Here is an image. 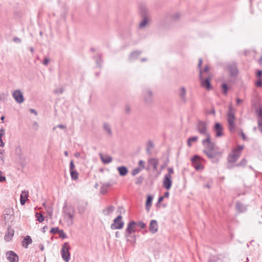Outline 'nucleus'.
I'll use <instances>...</instances> for the list:
<instances>
[{"instance_id": "f3484780", "label": "nucleus", "mask_w": 262, "mask_h": 262, "mask_svg": "<svg viewBox=\"0 0 262 262\" xmlns=\"http://www.w3.org/2000/svg\"><path fill=\"white\" fill-rule=\"evenodd\" d=\"M239 156L240 154L238 153L237 151L233 150L232 153L228 156V161L229 163H234L238 160Z\"/></svg>"}, {"instance_id": "412c9836", "label": "nucleus", "mask_w": 262, "mask_h": 262, "mask_svg": "<svg viewBox=\"0 0 262 262\" xmlns=\"http://www.w3.org/2000/svg\"><path fill=\"white\" fill-rule=\"evenodd\" d=\"M14 232V231L13 229L11 227H8L7 232L4 237L5 240L7 242L10 241L13 236Z\"/></svg>"}, {"instance_id": "052dcab7", "label": "nucleus", "mask_w": 262, "mask_h": 262, "mask_svg": "<svg viewBox=\"0 0 262 262\" xmlns=\"http://www.w3.org/2000/svg\"><path fill=\"white\" fill-rule=\"evenodd\" d=\"M133 238H132L131 237H127V240L128 241H130L132 243H135V238L134 236H133Z\"/></svg>"}, {"instance_id": "ddd939ff", "label": "nucleus", "mask_w": 262, "mask_h": 262, "mask_svg": "<svg viewBox=\"0 0 262 262\" xmlns=\"http://www.w3.org/2000/svg\"><path fill=\"white\" fill-rule=\"evenodd\" d=\"M7 259L10 262H18V255L12 251H9L6 253Z\"/></svg>"}, {"instance_id": "e2e57ef3", "label": "nucleus", "mask_w": 262, "mask_h": 262, "mask_svg": "<svg viewBox=\"0 0 262 262\" xmlns=\"http://www.w3.org/2000/svg\"><path fill=\"white\" fill-rule=\"evenodd\" d=\"M256 75L258 77H260L262 76V71L261 70H258L257 71Z\"/></svg>"}, {"instance_id": "58836bf2", "label": "nucleus", "mask_w": 262, "mask_h": 262, "mask_svg": "<svg viewBox=\"0 0 262 262\" xmlns=\"http://www.w3.org/2000/svg\"><path fill=\"white\" fill-rule=\"evenodd\" d=\"M140 171L141 169L140 168H136L132 170V174L133 176H135Z\"/></svg>"}, {"instance_id": "09e8293b", "label": "nucleus", "mask_w": 262, "mask_h": 262, "mask_svg": "<svg viewBox=\"0 0 262 262\" xmlns=\"http://www.w3.org/2000/svg\"><path fill=\"white\" fill-rule=\"evenodd\" d=\"M57 127L60 128L61 129H65L66 126L62 124H59L57 126L54 127L53 129L55 130Z\"/></svg>"}, {"instance_id": "0e129e2a", "label": "nucleus", "mask_w": 262, "mask_h": 262, "mask_svg": "<svg viewBox=\"0 0 262 262\" xmlns=\"http://www.w3.org/2000/svg\"><path fill=\"white\" fill-rule=\"evenodd\" d=\"M33 126L35 128L36 130L38 129V125L37 122L35 121L34 122L33 124Z\"/></svg>"}, {"instance_id": "680f3d73", "label": "nucleus", "mask_w": 262, "mask_h": 262, "mask_svg": "<svg viewBox=\"0 0 262 262\" xmlns=\"http://www.w3.org/2000/svg\"><path fill=\"white\" fill-rule=\"evenodd\" d=\"M180 17V14L179 13H176L173 15V19L174 20H177Z\"/></svg>"}, {"instance_id": "c756f323", "label": "nucleus", "mask_w": 262, "mask_h": 262, "mask_svg": "<svg viewBox=\"0 0 262 262\" xmlns=\"http://www.w3.org/2000/svg\"><path fill=\"white\" fill-rule=\"evenodd\" d=\"M111 184L110 183H104L101 187L100 191L101 193L104 194L107 191L108 187L111 186Z\"/></svg>"}, {"instance_id": "7ed1b4c3", "label": "nucleus", "mask_w": 262, "mask_h": 262, "mask_svg": "<svg viewBox=\"0 0 262 262\" xmlns=\"http://www.w3.org/2000/svg\"><path fill=\"white\" fill-rule=\"evenodd\" d=\"M227 121L228 123V128L231 132H234L235 129V116L233 109L231 105L229 106V110L227 114Z\"/></svg>"}, {"instance_id": "4468645a", "label": "nucleus", "mask_w": 262, "mask_h": 262, "mask_svg": "<svg viewBox=\"0 0 262 262\" xmlns=\"http://www.w3.org/2000/svg\"><path fill=\"white\" fill-rule=\"evenodd\" d=\"M201 159V157L198 155L194 156L191 159L193 165L196 170L202 169L203 168L201 164L200 163V161Z\"/></svg>"}, {"instance_id": "7c9ffc66", "label": "nucleus", "mask_w": 262, "mask_h": 262, "mask_svg": "<svg viewBox=\"0 0 262 262\" xmlns=\"http://www.w3.org/2000/svg\"><path fill=\"white\" fill-rule=\"evenodd\" d=\"M198 138L197 136H193L189 138L187 140V145L189 147L191 146L192 142H195L197 141Z\"/></svg>"}, {"instance_id": "a18cd8bd", "label": "nucleus", "mask_w": 262, "mask_h": 262, "mask_svg": "<svg viewBox=\"0 0 262 262\" xmlns=\"http://www.w3.org/2000/svg\"><path fill=\"white\" fill-rule=\"evenodd\" d=\"M168 173L166 174H169L170 176H171V174L174 173L173 169L172 167L168 168Z\"/></svg>"}, {"instance_id": "393cba45", "label": "nucleus", "mask_w": 262, "mask_h": 262, "mask_svg": "<svg viewBox=\"0 0 262 262\" xmlns=\"http://www.w3.org/2000/svg\"><path fill=\"white\" fill-rule=\"evenodd\" d=\"M148 162L149 164L152 166L153 169L155 170H157L158 165L159 164V161L156 158H151L148 160Z\"/></svg>"}, {"instance_id": "79ce46f5", "label": "nucleus", "mask_w": 262, "mask_h": 262, "mask_svg": "<svg viewBox=\"0 0 262 262\" xmlns=\"http://www.w3.org/2000/svg\"><path fill=\"white\" fill-rule=\"evenodd\" d=\"M246 163H247L246 160L244 159L239 163L236 164V166H244L246 165Z\"/></svg>"}, {"instance_id": "338daca9", "label": "nucleus", "mask_w": 262, "mask_h": 262, "mask_svg": "<svg viewBox=\"0 0 262 262\" xmlns=\"http://www.w3.org/2000/svg\"><path fill=\"white\" fill-rule=\"evenodd\" d=\"M143 179L142 178H138L136 183V184H139V183H141Z\"/></svg>"}, {"instance_id": "a19ab883", "label": "nucleus", "mask_w": 262, "mask_h": 262, "mask_svg": "<svg viewBox=\"0 0 262 262\" xmlns=\"http://www.w3.org/2000/svg\"><path fill=\"white\" fill-rule=\"evenodd\" d=\"M58 234L59 235L60 237L62 238H66L67 237V235L62 230H60Z\"/></svg>"}, {"instance_id": "72a5a7b5", "label": "nucleus", "mask_w": 262, "mask_h": 262, "mask_svg": "<svg viewBox=\"0 0 262 262\" xmlns=\"http://www.w3.org/2000/svg\"><path fill=\"white\" fill-rule=\"evenodd\" d=\"M35 216L37 217V220L40 223L42 222L45 220L44 216L39 213H36Z\"/></svg>"}, {"instance_id": "6ab92c4d", "label": "nucleus", "mask_w": 262, "mask_h": 262, "mask_svg": "<svg viewBox=\"0 0 262 262\" xmlns=\"http://www.w3.org/2000/svg\"><path fill=\"white\" fill-rule=\"evenodd\" d=\"M186 90L184 87L182 86L179 90V96L183 102H186Z\"/></svg>"}, {"instance_id": "49530a36", "label": "nucleus", "mask_w": 262, "mask_h": 262, "mask_svg": "<svg viewBox=\"0 0 262 262\" xmlns=\"http://www.w3.org/2000/svg\"><path fill=\"white\" fill-rule=\"evenodd\" d=\"M3 174V172H2L1 171H0V182H3L4 181H6V178L5 176H3L2 175Z\"/></svg>"}, {"instance_id": "dca6fc26", "label": "nucleus", "mask_w": 262, "mask_h": 262, "mask_svg": "<svg viewBox=\"0 0 262 262\" xmlns=\"http://www.w3.org/2000/svg\"><path fill=\"white\" fill-rule=\"evenodd\" d=\"M172 185L171 176L169 174H165L164 176L163 186L167 190H169Z\"/></svg>"}, {"instance_id": "3c124183", "label": "nucleus", "mask_w": 262, "mask_h": 262, "mask_svg": "<svg viewBox=\"0 0 262 262\" xmlns=\"http://www.w3.org/2000/svg\"><path fill=\"white\" fill-rule=\"evenodd\" d=\"M125 112L126 114H129L130 112V107L128 105H126L125 107Z\"/></svg>"}, {"instance_id": "bf43d9fd", "label": "nucleus", "mask_w": 262, "mask_h": 262, "mask_svg": "<svg viewBox=\"0 0 262 262\" xmlns=\"http://www.w3.org/2000/svg\"><path fill=\"white\" fill-rule=\"evenodd\" d=\"M13 40L17 43H20L21 42V39L17 37H15L13 38Z\"/></svg>"}, {"instance_id": "473e14b6", "label": "nucleus", "mask_w": 262, "mask_h": 262, "mask_svg": "<svg viewBox=\"0 0 262 262\" xmlns=\"http://www.w3.org/2000/svg\"><path fill=\"white\" fill-rule=\"evenodd\" d=\"M72 179L74 180H77L78 178V173L76 170L70 171Z\"/></svg>"}, {"instance_id": "2f4dec72", "label": "nucleus", "mask_w": 262, "mask_h": 262, "mask_svg": "<svg viewBox=\"0 0 262 262\" xmlns=\"http://www.w3.org/2000/svg\"><path fill=\"white\" fill-rule=\"evenodd\" d=\"M154 144L151 141H148L147 144L146 146V152L147 153L150 154V150L151 149L154 147Z\"/></svg>"}, {"instance_id": "c03bdc74", "label": "nucleus", "mask_w": 262, "mask_h": 262, "mask_svg": "<svg viewBox=\"0 0 262 262\" xmlns=\"http://www.w3.org/2000/svg\"><path fill=\"white\" fill-rule=\"evenodd\" d=\"M5 134V129L3 128H2L0 129V141H3L2 137Z\"/></svg>"}, {"instance_id": "1a4fd4ad", "label": "nucleus", "mask_w": 262, "mask_h": 262, "mask_svg": "<svg viewBox=\"0 0 262 262\" xmlns=\"http://www.w3.org/2000/svg\"><path fill=\"white\" fill-rule=\"evenodd\" d=\"M144 102L148 104H151L153 102V94L151 90L146 89L143 92Z\"/></svg>"}, {"instance_id": "5fc2aeb1", "label": "nucleus", "mask_w": 262, "mask_h": 262, "mask_svg": "<svg viewBox=\"0 0 262 262\" xmlns=\"http://www.w3.org/2000/svg\"><path fill=\"white\" fill-rule=\"evenodd\" d=\"M209 67L208 66H206L204 68V69L203 70H202L203 71V73H208V72H209Z\"/></svg>"}, {"instance_id": "37998d69", "label": "nucleus", "mask_w": 262, "mask_h": 262, "mask_svg": "<svg viewBox=\"0 0 262 262\" xmlns=\"http://www.w3.org/2000/svg\"><path fill=\"white\" fill-rule=\"evenodd\" d=\"M75 166L74 163V161L71 160L70 163V171L75 170Z\"/></svg>"}, {"instance_id": "bb28decb", "label": "nucleus", "mask_w": 262, "mask_h": 262, "mask_svg": "<svg viewBox=\"0 0 262 262\" xmlns=\"http://www.w3.org/2000/svg\"><path fill=\"white\" fill-rule=\"evenodd\" d=\"M115 210V207L113 206H110L102 210V213L104 215H108Z\"/></svg>"}, {"instance_id": "4c0bfd02", "label": "nucleus", "mask_w": 262, "mask_h": 262, "mask_svg": "<svg viewBox=\"0 0 262 262\" xmlns=\"http://www.w3.org/2000/svg\"><path fill=\"white\" fill-rule=\"evenodd\" d=\"M60 230L58 227L52 228L50 231V232L52 234L59 233Z\"/></svg>"}, {"instance_id": "774afa93", "label": "nucleus", "mask_w": 262, "mask_h": 262, "mask_svg": "<svg viewBox=\"0 0 262 262\" xmlns=\"http://www.w3.org/2000/svg\"><path fill=\"white\" fill-rule=\"evenodd\" d=\"M15 152L17 153V154H18L19 152H21V148L19 147H17L15 149Z\"/></svg>"}, {"instance_id": "8fccbe9b", "label": "nucleus", "mask_w": 262, "mask_h": 262, "mask_svg": "<svg viewBox=\"0 0 262 262\" xmlns=\"http://www.w3.org/2000/svg\"><path fill=\"white\" fill-rule=\"evenodd\" d=\"M256 85L258 87L262 86V81L260 79H259L257 80V81L256 82Z\"/></svg>"}, {"instance_id": "a211bd4d", "label": "nucleus", "mask_w": 262, "mask_h": 262, "mask_svg": "<svg viewBox=\"0 0 262 262\" xmlns=\"http://www.w3.org/2000/svg\"><path fill=\"white\" fill-rule=\"evenodd\" d=\"M216 137H221L223 135V128L220 123H216L214 128Z\"/></svg>"}, {"instance_id": "39448f33", "label": "nucleus", "mask_w": 262, "mask_h": 262, "mask_svg": "<svg viewBox=\"0 0 262 262\" xmlns=\"http://www.w3.org/2000/svg\"><path fill=\"white\" fill-rule=\"evenodd\" d=\"M253 107L255 108V114L257 116L258 129L262 133V107L258 103L253 104Z\"/></svg>"}, {"instance_id": "e433bc0d", "label": "nucleus", "mask_w": 262, "mask_h": 262, "mask_svg": "<svg viewBox=\"0 0 262 262\" xmlns=\"http://www.w3.org/2000/svg\"><path fill=\"white\" fill-rule=\"evenodd\" d=\"M141 53V52L140 51H135L134 52H133L131 54H130V57L132 58L133 57H138L139 55H140V54Z\"/></svg>"}, {"instance_id": "9d476101", "label": "nucleus", "mask_w": 262, "mask_h": 262, "mask_svg": "<svg viewBox=\"0 0 262 262\" xmlns=\"http://www.w3.org/2000/svg\"><path fill=\"white\" fill-rule=\"evenodd\" d=\"M227 69L229 72L231 76H235L238 74V71L235 62L229 63L227 66Z\"/></svg>"}, {"instance_id": "6e6d98bb", "label": "nucleus", "mask_w": 262, "mask_h": 262, "mask_svg": "<svg viewBox=\"0 0 262 262\" xmlns=\"http://www.w3.org/2000/svg\"><path fill=\"white\" fill-rule=\"evenodd\" d=\"M4 149H0V159L4 161Z\"/></svg>"}, {"instance_id": "69168bd1", "label": "nucleus", "mask_w": 262, "mask_h": 262, "mask_svg": "<svg viewBox=\"0 0 262 262\" xmlns=\"http://www.w3.org/2000/svg\"><path fill=\"white\" fill-rule=\"evenodd\" d=\"M241 134V136L242 137L243 139L244 140H247L246 137V136H245V135L244 134V133L243 132V131H241V134Z\"/></svg>"}, {"instance_id": "c9c22d12", "label": "nucleus", "mask_w": 262, "mask_h": 262, "mask_svg": "<svg viewBox=\"0 0 262 262\" xmlns=\"http://www.w3.org/2000/svg\"><path fill=\"white\" fill-rule=\"evenodd\" d=\"M221 88H222V89L223 90V93L225 95H227V91L228 90V87L226 83H223L222 85Z\"/></svg>"}, {"instance_id": "aec40b11", "label": "nucleus", "mask_w": 262, "mask_h": 262, "mask_svg": "<svg viewBox=\"0 0 262 262\" xmlns=\"http://www.w3.org/2000/svg\"><path fill=\"white\" fill-rule=\"evenodd\" d=\"M149 231L152 233H155L158 231V224L156 220H151L149 225Z\"/></svg>"}, {"instance_id": "f257e3e1", "label": "nucleus", "mask_w": 262, "mask_h": 262, "mask_svg": "<svg viewBox=\"0 0 262 262\" xmlns=\"http://www.w3.org/2000/svg\"><path fill=\"white\" fill-rule=\"evenodd\" d=\"M204 146L203 152L211 160L213 163H217L221 158L223 150L221 149L210 139H205L202 142Z\"/></svg>"}, {"instance_id": "0eeeda50", "label": "nucleus", "mask_w": 262, "mask_h": 262, "mask_svg": "<svg viewBox=\"0 0 262 262\" xmlns=\"http://www.w3.org/2000/svg\"><path fill=\"white\" fill-rule=\"evenodd\" d=\"M88 206V202L84 200H79L77 204V210L78 213L80 215H83L86 210Z\"/></svg>"}, {"instance_id": "a878e982", "label": "nucleus", "mask_w": 262, "mask_h": 262, "mask_svg": "<svg viewBox=\"0 0 262 262\" xmlns=\"http://www.w3.org/2000/svg\"><path fill=\"white\" fill-rule=\"evenodd\" d=\"M117 170L119 173V174L122 177L126 176L128 172L127 167L124 166L118 167Z\"/></svg>"}, {"instance_id": "de8ad7c7", "label": "nucleus", "mask_w": 262, "mask_h": 262, "mask_svg": "<svg viewBox=\"0 0 262 262\" xmlns=\"http://www.w3.org/2000/svg\"><path fill=\"white\" fill-rule=\"evenodd\" d=\"M243 146L241 145H238L237 148L233 150H236L239 154H240L241 150L243 149Z\"/></svg>"}, {"instance_id": "4d7b16f0", "label": "nucleus", "mask_w": 262, "mask_h": 262, "mask_svg": "<svg viewBox=\"0 0 262 262\" xmlns=\"http://www.w3.org/2000/svg\"><path fill=\"white\" fill-rule=\"evenodd\" d=\"M208 113L209 114H212L213 115H215V111L214 107H212L210 111L208 112Z\"/></svg>"}, {"instance_id": "20e7f679", "label": "nucleus", "mask_w": 262, "mask_h": 262, "mask_svg": "<svg viewBox=\"0 0 262 262\" xmlns=\"http://www.w3.org/2000/svg\"><path fill=\"white\" fill-rule=\"evenodd\" d=\"M196 129L201 135L206 137L205 139L211 138L210 134L208 131L207 124L204 121H199L196 126Z\"/></svg>"}, {"instance_id": "6e6552de", "label": "nucleus", "mask_w": 262, "mask_h": 262, "mask_svg": "<svg viewBox=\"0 0 262 262\" xmlns=\"http://www.w3.org/2000/svg\"><path fill=\"white\" fill-rule=\"evenodd\" d=\"M122 217L121 215H118L114 220V223L111 224V228L112 229H122L124 225V222L122 221Z\"/></svg>"}, {"instance_id": "4be33fe9", "label": "nucleus", "mask_w": 262, "mask_h": 262, "mask_svg": "<svg viewBox=\"0 0 262 262\" xmlns=\"http://www.w3.org/2000/svg\"><path fill=\"white\" fill-rule=\"evenodd\" d=\"M99 156L100 157V159H101L102 162L104 164L110 163L113 160L112 158L107 155H103L102 154H100Z\"/></svg>"}, {"instance_id": "2eb2a0df", "label": "nucleus", "mask_w": 262, "mask_h": 262, "mask_svg": "<svg viewBox=\"0 0 262 262\" xmlns=\"http://www.w3.org/2000/svg\"><path fill=\"white\" fill-rule=\"evenodd\" d=\"M64 214L66 217L68 218V219L70 221L71 223L72 224L73 223V219L74 217V212L75 210L74 208H66L64 209Z\"/></svg>"}, {"instance_id": "9b49d317", "label": "nucleus", "mask_w": 262, "mask_h": 262, "mask_svg": "<svg viewBox=\"0 0 262 262\" xmlns=\"http://www.w3.org/2000/svg\"><path fill=\"white\" fill-rule=\"evenodd\" d=\"M136 224L137 222L135 221H131L128 224L127 228L125 230V236L126 237H131L132 238H133L132 234L135 231V227Z\"/></svg>"}, {"instance_id": "f704fd0d", "label": "nucleus", "mask_w": 262, "mask_h": 262, "mask_svg": "<svg viewBox=\"0 0 262 262\" xmlns=\"http://www.w3.org/2000/svg\"><path fill=\"white\" fill-rule=\"evenodd\" d=\"M147 22H148L147 18L146 17H144L143 20L140 23L139 26V28H144L146 26Z\"/></svg>"}, {"instance_id": "cd10ccee", "label": "nucleus", "mask_w": 262, "mask_h": 262, "mask_svg": "<svg viewBox=\"0 0 262 262\" xmlns=\"http://www.w3.org/2000/svg\"><path fill=\"white\" fill-rule=\"evenodd\" d=\"M153 197L151 195H148L146 201L145 208L148 211L152 204V201Z\"/></svg>"}, {"instance_id": "c85d7f7f", "label": "nucleus", "mask_w": 262, "mask_h": 262, "mask_svg": "<svg viewBox=\"0 0 262 262\" xmlns=\"http://www.w3.org/2000/svg\"><path fill=\"white\" fill-rule=\"evenodd\" d=\"M32 239L30 236L28 235L25 237V238L23 240V246L25 248H27L28 245L32 243Z\"/></svg>"}, {"instance_id": "603ef678", "label": "nucleus", "mask_w": 262, "mask_h": 262, "mask_svg": "<svg viewBox=\"0 0 262 262\" xmlns=\"http://www.w3.org/2000/svg\"><path fill=\"white\" fill-rule=\"evenodd\" d=\"M50 61V59L48 58H45L42 62L43 64L45 66H47Z\"/></svg>"}, {"instance_id": "ea45409f", "label": "nucleus", "mask_w": 262, "mask_h": 262, "mask_svg": "<svg viewBox=\"0 0 262 262\" xmlns=\"http://www.w3.org/2000/svg\"><path fill=\"white\" fill-rule=\"evenodd\" d=\"M136 226H138L141 229H143L145 227L146 225L142 222H137Z\"/></svg>"}, {"instance_id": "f03ea898", "label": "nucleus", "mask_w": 262, "mask_h": 262, "mask_svg": "<svg viewBox=\"0 0 262 262\" xmlns=\"http://www.w3.org/2000/svg\"><path fill=\"white\" fill-rule=\"evenodd\" d=\"M202 62V59L200 58L199 60L198 67L199 69V79L200 80L201 85L207 90L209 91L212 89V86L210 83L211 76L208 75L206 77H204V75H203V71L201 69Z\"/></svg>"}, {"instance_id": "b1692460", "label": "nucleus", "mask_w": 262, "mask_h": 262, "mask_svg": "<svg viewBox=\"0 0 262 262\" xmlns=\"http://www.w3.org/2000/svg\"><path fill=\"white\" fill-rule=\"evenodd\" d=\"M103 129L109 137L112 136L113 132L110 124L106 122L104 123L103 124Z\"/></svg>"}, {"instance_id": "864d4df0", "label": "nucleus", "mask_w": 262, "mask_h": 262, "mask_svg": "<svg viewBox=\"0 0 262 262\" xmlns=\"http://www.w3.org/2000/svg\"><path fill=\"white\" fill-rule=\"evenodd\" d=\"M138 164L142 168H144L145 167V162L143 160H140Z\"/></svg>"}, {"instance_id": "13d9d810", "label": "nucleus", "mask_w": 262, "mask_h": 262, "mask_svg": "<svg viewBox=\"0 0 262 262\" xmlns=\"http://www.w3.org/2000/svg\"><path fill=\"white\" fill-rule=\"evenodd\" d=\"M164 198V196H160L159 198V199H158V203H157V206L158 207L159 206V204L163 201Z\"/></svg>"}, {"instance_id": "5701e85b", "label": "nucleus", "mask_w": 262, "mask_h": 262, "mask_svg": "<svg viewBox=\"0 0 262 262\" xmlns=\"http://www.w3.org/2000/svg\"><path fill=\"white\" fill-rule=\"evenodd\" d=\"M28 191L26 190H23L21 192V194L20 196V202L22 205L25 204L27 199L28 197Z\"/></svg>"}, {"instance_id": "f8f14e48", "label": "nucleus", "mask_w": 262, "mask_h": 262, "mask_svg": "<svg viewBox=\"0 0 262 262\" xmlns=\"http://www.w3.org/2000/svg\"><path fill=\"white\" fill-rule=\"evenodd\" d=\"M12 96L15 100L18 103H21L24 101L23 94L20 90H17L13 92Z\"/></svg>"}, {"instance_id": "423d86ee", "label": "nucleus", "mask_w": 262, "mask_h": 262, "mask_svg": "<svg viewBox=\"0 0 262 262\" xmlns=\"http://www.w3.org/2000/svg\"><path fill=\"white\" fill-rule=\"evenodd\" d=\"M70 249V246L68 243H65L62 246V248L61 250V256L63 259L66 262H69L70 259V253L69 250Z\"/></svg>"}]
</instances>
